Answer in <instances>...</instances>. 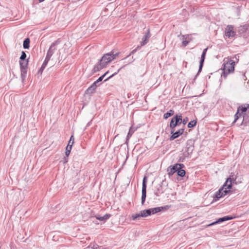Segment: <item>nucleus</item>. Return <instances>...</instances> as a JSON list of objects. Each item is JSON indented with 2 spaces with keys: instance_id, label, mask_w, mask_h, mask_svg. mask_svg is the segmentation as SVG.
I'll return each instance as SVG.
<instances>
[{
  "instance_id": "nucleus-17",
  "label": "nucleus",
  "mask_w": 249,
  "mask_h": 249,
  "mask_svg": "<svg viewBox=\"0 0 249 249\" xmlns=\"http://www.w3.org/2000/svg\"><path fill=\"white\" fill-rule=\"evenodd\" d=\"M227 28H228V31L226 32V36H228L229 37H233L236 35V33L235 32L233 31V27L231 25H228L227 26Z\"/></svg>"
},
{
  "instance_id": "nucleus-21",
  "label": "nucleus",
  "mask_w": 249,
  "mask_h": 249,
  "mask_svg": "<svg viewBox=\"0 0 249 249\" xmlns=\"http://www.w3.org/2000/svg\"><path fill=\"white\" fill-rule=\"evenodd\" d=\"M174 113H175L174 110H173V109H170L169 111H168L167 112L164 114L163 118L164 119H167L169 117L173 115L174 114Z\"/></svg>"
},
{
  "instance_id": "nucleus-39",
  "label": "nucleus",
  "mask_w": 249,
  "mask_h": 249,
  "mask_svg": "<svg viewBox=\"0 0 249 249\" xmlns=\"http://www.w3.org/2000/svg\"><path fill=\"white\" fill-rule=\"evenodd\" d=\"M240 110L241 111L242 113H244V112H246L247 111V108L246 107H242L240 108Z\"/></svg>"
},
{
  "instance_id": "nucleus-30",
  "label": "nucleus",
  "mask_w": 249,
  "mask_h": 249,
  "mask_svg": "<svg viewBox=\"0 0 249 249\" xmlns=\"http://www.w3.org/2000/svg\"><path fill=\"white\" fill-rule=\"evenodd\" d=\"M26 54L24 51H22L21 53V55L20 57V61H24L26 59Z\"/></svg>"
},
{
  "instance_id": "nucleus-13",
  "label": "nucleus",
  "mask_w": 249,
  "mask_h": 249,
  "mask_svg": "<svg viewBox=\"0 0 249 249\" xmlns=\"http://www.w3.org/2000/svg\"><path fill=\"white\" fill-rule=\"evenodd\" d=\"M194 141L192 139L188 140L186 142L185 150L191 154H192L194 150Z\"/></svg>"
},
{
  "instance_id": "nucleus-37",
  "label": "nucleus",
  "mask_w": 249,
  "mask_h": 249,
  "mask_svg": "<svg viewBox=\"0 0 249 249\" xmlns=\"http://www.w3.org/2000/svg\"><path fill=\"white\" fill-rule=\"evenodd\" d=\"M188 121V118L187 117H185L183 120L182 119V124L184 125L186 124H187Z\"/></svg>"
},
{
  "instance_id": "nucleus-16",
  "label": "nucleus",
  "mask_w": 249,
  "mask_h": 249,
  "mask_svg": "<svg viewBox=\"0 0 249 249\" xmlns=\"http://www.w3.org/2000/svg\"><path fill=\"white\" fill-rule=\"evenodd\" d=\"M164 192V190L162 187V183L158 184L156 186V190L155 192V195L159 196L161 194Z\"/></svg>"
},
{
  "instance_id": "nucleus-31",
  "label": "nucleus",
  "mask_w": 249,
  "mask_h": 249,
  "mask_svg": "<svg viewBox=\"0 0 249 249\" xmlns=\"http://www.w3.org/2000/svg\"><path fill=\"white\" fill-rule=\"evenodd\" d=\"M239 109H240L239 108L237 110V112L236 113V114L234 115L235 119L234 121V123H235L237 120V119L241 116V113H239Z\"/></svg>"
},
{
  "instance_id": "nucleus-8",
  "label": "nucleus",
  "mask_w": 249,
  "mask_h": 249,
  "mask_svg": "<svg viewBox=\"0 0 249 249\" xmlns=\"http://www.w3.org/2000/svg\"><path fill=\"white\" fill-rule=\"evenodd\" d=\"M147 178L144 176L142 180V204L143 205L146 197V187H147Z\"/></svg>"
},
{
  "instance_id": "nucleus-14",
  "label": "nucleus",
  "mask_w": 249,
  "mask_h": 249,
  "mask_svg": "<svg viewBox=\"0 0 249 249\" xmlns=\"http://www.w3.org/2000/svg\"><path fill=\"white\" fill-rule=\"evenodd\" d=\"M184 132V129L181 128L173 133L169 138L170 141H173L181 135Z\"/></svg>"
},
{
  "instance_id": "nucleus-43",
  "label": "nucleus",
  "mask_w": 249,
  "mask_h": 249,
  "mask_svg": "<svg viewBox=\"0 0 249 249\" xmlns=\"http://www.w3.org/2000/svg\"><path fill=\"white\" fill-rule=\"evenodd\" d=\"M45 0H38V1H39V2H42L43 1H44Z\"/></svg>"
},
{
  "instance_id": "nucleus-44",
  "label": "nucleus",
  "mask_w": 249,
  "mask_h": 249,
  "mask_svg": "<svg viewBox=\"0 0 249 249\" xmlns=\"http://www.w3.org/2000/svg\"><path fill=\"white\" fill-rule=\"evenodd\" d=\"M234 58H235V59H236V60H237V61L238 60V59L237 58V57H236V56H234Z\"/></svg>"
},
{
  "instance_id": "nucleus-5",
  "label": "nucleus",
  "mask_w": 249,
  "mask_h": 249,
  "mask_svg": "<svg viewBox=\"0 0 249 249\" xmlns=\"http://www.w3.org/2000/svg\"><path fill=\"white\" fill-rule=\"evenodd\" d=\"M237 175L231 173L230 177L228 178L224 184V186H226L228 189L233 190L232 188V184H236V179L237 178Z\"/></svg>"
},
{
  "instance_id": "nucleus-18",
  "label": "nucleus",
  "mask_w": 249,
  "mask_h": 249,
  "mask_svg": "<svg viewBox=\"0 0 249 249\" xmlns=\"http://www.w3.org/2000/svg\"><path fill=\"white\" fill-rule=\"evenodd\" d=\"M111 214L107 213L103 216H100L99 214H97L95 215V217L97 219L101 221L105 222L106 220L108 219L111 217Z\"/></svg>"
},
{
  "instance_id": "nucleus-10",
  "label": "nucleus",
  "mask_w": 249,
  "mask_h": 249,
  "mask_svg": "<svg viewBox=\"0 0 249 249\" xmlns=\"http://www.w3.org/2000/svg\"><path fill=\"white\" fill-rule=\"evenodd\" d=\"M207 49H208V48H206L204 49L202 53L201 56V59H200V62H199V69H198L197 74L195 76L194 80L196 79V77L198 75L199 73L202 71V69L203 66V64H204V60L205 59V56H206V53L207 51Z\"/></svg>"
},
{
  "instance_id": "nucleus-12",
  "label": "nucleus",
  "mask_w": 249,
  "mask_h": 249,
  "mask_svg": "<svg viewBox=\"0 0 249 249\" xmlns=\"http://www.w3.org/2000/svg\"><path fill=\"white\" fill-rule=\"evenodd\" d=\"M74 139L73 136L71 135L70 138V139L69 141L68 145L66 148L65 155H66V157H68L70 154L72 148V145L74 142Z\"/></svg>"
},
{
  "instance_id": "nucleus-22",
  "label": "nucleus",
  "mask_w": 249,
  "mask_h": 249,
  "mask_svg": "<svg viewBox=\"0 0 249 249\" xmlns=\"http://www.w3.org/2000/svg\"><path fill=\"white\" fill-rule=\"evenodd\" d=\"M30 41L29 38H25L23 41V48L25 49H29V48L30 47Z\"/></svg>"
},
{
  "instance_id": "nucleus-24",
  "label": "nucleus",
  "mask_w": 249,
  "mask_h": 249,
  "mask_svg": "<svg viewBox=\"0 0 249 249\" xmlns=\"http://www.w3.org/2000/svg\"><path fill=\"white\" fill-rule=\"evenodd\" d=\"M182 169L183 168H179L177 172L178 176H180L181 177H183L186 173L185 171Z\"/></svg>"
},
{
  "instance_id": "nucleus-15",
  "label": "nucleus",
  "mask_w": 249,
  "mask_h": 249,
  "mask_svg": "<svg viewBox=\"0 0 249 249\" xmlns=\"http://www.w3.org/2000/svg\"><path fill=\"white\" fill-rule=\"evenodd\" d=\"M150 36H151V35L150 33V30L148 29L147 30L146 33H145V34L144 35V36H143V37L142 39V41L141 42V45L143 46V45H145L148 42V40H149V38L150 37Z\"/></svg>"
},
{
  "instance_id": "nucleus-9",
  "label": "nucleus",
  "mask_w": 249,
  "mask_h": 249,
  "mask_svg": "<svg viewBox=\"0 0 249 249\" xmlns=\"http://www.w3.org/2000/svg\"><path fill=\"white\" fill-rule=\"evenodd\" d=\"M61 42V39L60 38H58L54 42L52 43L47 52L46 55L51 57L56 50V46L59 45Z\"/></svg>"
},
{
  "instance_id": "nucleus-34",
  "label": "nucleus",
  "mask_w": 249,
  "mask_h": 249,
  "mask_svg": "<svg viewBox=\"0 0 249 249\" xmlns=\"http://www.w3.org/2000/svg\"><path fill=\"white\" fill-rule=\"evenodd\" d=\"M140 47L138 46L136 49L133 50L131 52L130 54L128 55L126 57H125L124 59H125L127 58H128L131 54H134L136 52L137 50L139 49Z\"/></svg>"
},
{
  "instance_id": "nucleus-25",
  "label": "nucleus",
  "mask_w": 249,
  "mask_h": 249,
  "mask_svg": "<svg viewBox=\"0 0 249 249\" xmlns=\"http://www.w3.org/2000/svg\"><path fill=\"white\" fill-rule=\"evenodd\" d=\"M133 132H134V130H133L132 127H131L129 129V132H128L127 137H126V142H127V141H128V139L132 136Z\"/></svg>"
},
{
  "instance_id": "nucleus-29",
  "label": "nucleus",
  "mask_w": 249,
  "mask_h": 249,
  "mask_svg": "<svg viewBox=\"0 0 249 249\" xmlns=\"http://www.w3.org/2000/svg\"><path fill=\"white\" fill-rule=\"evenodd\" d=\"M192 154L190 153L189 152H188L187 151H186V150H185V151H184L183 152V153H182V155L184 156V157H185V158H188L190 157L191 155Z\"/></svg>"
},
{
  "instance_id": "nucleus-19",
  "label": "nucleus",
  "mask_w": 249,
  "mask_h": 249,
  "mask_svg": "<svg viewBox=\"0 0 249 249\" xmlns=\"http://www.w3.org/2000/svg\"><path fill=\"white\" fill-rule=\"evenodd\" d=\"M51 57H49L48 56L46 55L45 59L41 67V68L39 69L38 72L40 73H42L43 70H44L45 68L46 67V65H47L49 61L50 60Z\"/></svg>"
},
{
  "instance_id": "nucleus-41",
  "label": "nucleus",
  "mask_w": 249,
  "mask_h": 249,
  "mask_svg": "<svg viewBox=\"0 0 249 249\" xmlns=\"http://www.w3.org/2000/svg\"><path fill=\"white\" fill-rule=\"evenodd\" d=\"M134 60H135V59H133L132 60H131L130 62H128V64H130V63H131L133 62Z\"/></svg>"
},
{
  "instance_id": "nucleus-32",
  "label": "nucleus",
  "mask_w": 249,
  "mask_h": 249,
  "mask_svg": "<svg viewBox=\"0 0 249 249\" xmlns=\"http://www.w3.org/2000/svg\"><path fill=\"white\" fill-rule=\"evenodd\" d=\"M182 39H183V40L182 42V44L183 46H186L189 43V41L184 40V39H186V38H185V36H182Z\"/></svg>"
},
{
  "instance_id": "nucleus-35",
  "label": "nucleus",
  "mask_w": 249,
  "mask_h": 249,
  "mask_svg": "<svg viewBox=\"0 0 249 249\" xmlns=\"http://www.w3.org/2000/svg\"><path fill=\"white\" fill-rule=\"evenodd\" d=\"M89 248H91L92 249H97V248H98V246L97 244H93V246H92V244H90L89 247H88Z\"/></svg>"
},
{
  "instance_id": "nucleus-6",
  "label": "nucleus",
  "mask_w": 249,
  "mask_h": 249,
  "mask_svg": "<svg viewBox=\"0 0 249 249\" xmlns=\"http://www.w3.org/2000/svg\"><path fill=\"white\" fill-rule=\"evenodd\" d=\"M182 114L179 113L174 116L171 119L170 123V127H176L182 123Z\"/></svg>"
},
{
  "instance_id": "nucleus-3",
  "label": "nucleus",
  "mask_w": 249,
  "mask_h": 249,
  "mask_svg": "<svg viewBox=\"0 0 249 249\" xmlns=\"http://www.w3.org/2000/svg\"><path fill=\"white\" fill-rule=\"evenodd\" d=\"M227 59V61L224 64L223 72L221 74V77H224L225 79L226 78L229 73H233L234 71V61L231 58H228Z\"/></svg>"
},
{
  "instance_id": "nucleus-27",
  "label": "nucleus",
  "mask_w": 249,
  "mask_h": 249,
  "mask_svg": "<svg viewBox=\"0 0 249 249\" xmlns=\"http://www.w3.org/2000/svg\"><path fill=\"white\" fill-rule=\"evenodd\" d=\"M28 61L27 60L26 62H22V61H20V68H27L28 65Z\"/></svg>"
},
{
  "instance_id": "nucleus-28",
  "label": "nucleus",
  "mask_w": 249,
  "mask_h": 249,
  "mask_svg": "<svg viewBox=\"0 0 249 249\" xmlns=\"http://www.w3.org/2000/svg\"><path fill=\"white\" fill-rule=\"evenodd\" d=\"M125 65H124L123 67H121V68H120L118 71L116 72H115L114 73L112 74L111 75H110V76H109L108 78H107V79H106L105 80V81H106L107 80H108V79H109L110 78H112V77H113L114 75H116L119 71H120L123 68H124V67H125Z\"/></svg>"
},
{
  "instance_id": "nucleus-36",
  "label": "nucleus",
  "mask_w": 249,
  "mask_h": 249,
  "mask_svg": "<svg viewBox=\"0 0 249 249\" xmlns=\"http://www.w3.org/2000/svg\"><path fill=\"white\" fill-rule=\"evenodd\" d=\"M105 74H103L102 76L99 77L98 78V79L97 80V82H101L103 80V79H104V78L105 77Z\"/></svg>"
},
{
  "instance_id": "nucleus-45",
  "label": "nucleus",
  "mask_w": 249,
  "mask_h": 249,
  "mask_svg": "<svg viewBox=\"0 0 249 249\" xmlns=\"http://www.w3.org/2000/svg\"><path fill=\"white\" fill-rule=\"evenodd\" d=\"M87 125H88V126L89 125V123L87 124Z\"/></svg>"
},
{
  "instance_id": "nucleus-7",
  "label": "nucleus",
  "mask_w": 249,
  "mask_h": 249,
  "mask_svg": "<svg viewBox=\"0 0 249 249\" xmlns=\"http://www.w3.org/2000/svg\"><path fill=\"white\" fill-rule=\"evenodd\" d=\"M185 167L184 165L182 163H176L173 166H170L168 167L167 171L169 176H172L175 173H177L178 171L180 168H183Z\"/></svg>"
},
{
  "instance_id": "nucleus-23",
  "label": "nucleus",
  "mask_w": 249,
  "mask_h": 249,
  "mask_svg": "<svg viewBox=\"0 0 249 249\" xmlns=\"http://www.w3.org/2000/svg\"><path fill=\"white\" fill-rule=\"evenodd\" d=\"M20 68V72H21V77L22 78V80L23 81L26 76L27 74V70L26 68Z\"/></svg>"
},
{
  "instance_id": "nucleus-26",
  "label": "nucleus",
  "mask_w": 249,
  "mask_h": 249,
  "mask_svg": "<svg viewBox=\"0 0 249 249\" xmlns=\"http://www.w3.org/2000/svg\"><path fill=\"white\" fill-rule=\"evenodd\" d=\"M196 123H197L196 121H195V120L190 121L188 124V128L194 127V126H195L196 125Z\"/></svg>"
},
{
  "instance_id": "nucleus-4",
  "label": "nucleus",
  "mask_w": 249,
  "mask_h": 249,
  "mask_svg": "<svg viewBox=\"0 0 249 249\" xmlns=\"http://www.w3.org/2000/svg\"><path fill=\"white\" fill-rule=\"evenodd\" d=\"M236 190L228 189L226 186H223L218 191H217L214 197L219 199L222 196H224L228 194L231 195L233 193H235Z\"/></svg>"
},
{
  "instance_id": "nucleus-40",
  "label": "nucleus",
  "mask_w": 249,
  "mask_h": 249,
  "mask_svg": "<svg viewBox=\"0 0 249 249\" xmlns=\"http://www.w3.org/2000/svg\"><path fill=\"white\" fill-rule=\"evenodd\" d=\"M171 130V134H172L173 133L175 132V127H170Z\"/></svg>"
},
{
  "instance_id": "nucleus-42",
  "label": "nucleus",
  "mask_w": 249,
  "mask_h": 249,
  "mask_svg": "<svg viewBox=\"0 0 249 249\" xmlns=\"http://www.w3.org/2000/svg\"><path fill=\"white\" fill-rule=\"evenodd\" d=\"M108 72H109V71H107L104 74H105V76H106L107 74H108Z\"/></svg>"
},
{
  "instance_id": "nucleus-11",
  "label": "nucleus",
  "mask_w": 249,
  "mask_h": 249,
  "mask_svg": "<svg viewBox=\"0 0 249 249\" xmlns=\"http://www.w3.org/2000/svg\"><path fill=\"white\" fill-rule=\"evenodd\" d=\"M233 218V217L231 216H229V215L225 216H223L222 217L219 218L216 221H214L213 222H212V223L209 224L208 225V226L210 227V226L215 225L216 224H218V223H221V222H224V221L231 220Z\"/></svg>"
},
{
  "instance_id": "nucleus-33",
  "label": "nucleus",
  "mask_w": 249,
  "mask_h": 249,
  "mask_svg": "<svg viewBox=\"0 0 249 249\" xmlns=\"http://www.w3.org/2000/svg\"><path fill=\"white\" fill-rule=\"evenodd\" d=\"M185 159H186V158H185V157H184V156L182 155V154H181L178 157V161L180 162H183L184 161Z\"/></svg>"
},
{
  "instance_id": "nucleus-20",
  "label": "nucleus",
  "mask_w": 249,
  "mask_h": 249,
  "mask_svg": "<svg viewBox=\"0 0 249 249\" xmlns=\"http://www.w3.org/2000/svg\"><path fill=\"white\" fill-rule=\"evenodd\" d=\"M96 88L91 85L85 91V94L91 95L95 92Z\"/></svg>"
},
{
  "instance_id": "nucleus-1",
  "label": "nucleus",
  "mask_w": 249,
  "mask_h": 249,
  "mask_svg": "<svg viewBox=\"0 0 249 249\" xmlns=\"http://www.w3.org/2000/svg\"><path fill=\"white\" fill-rule=\"evenodd\" d=\"M120 52L112 50L110 52L105 54L100 59L98 63L95 65L92 70L93 73L100 71L106 67L107 64L114 60L119 55Z\"/></svg>"
},
{
  "instance_id": "nucleus-38",
  "label": "nucleus",
  "mask_w": 249,
  "mask_h": 249,
  "mask_svg": "<svg viewBox=\"0 0 249 249\" xmlns=\"http://www.w3.org/2000/svg\"><path fill=\"white\" fill-rule=\"evenodd\" d=\"M100 84H99V82H97V81L96 80L92 85L97 88V87L99 86Z\"/></svg>"
},
{
  "instance_id": "nucleus-2",
  "label": "nucleus",
  "mask_w": 249,
  "mask_h": 249,
  "mask_svg": "<svg viewBox=\"0 0 249 249\" xmlns=\"http://www.w3.org/2000/svg\"><path fill=\"white\" fill-rule=\"evenodd\" d=\"M169 208V206L166 205L162 207H158L153 208L146 209L143 211H141L139 213L133 214L132 215V218L133 220H137L139 219L141 217H145L151 214H155L161 211L166 210Z\"/></svg>"
}]
</instances>
